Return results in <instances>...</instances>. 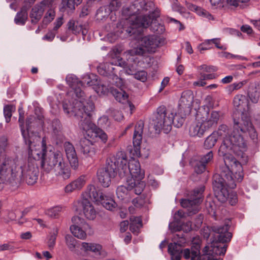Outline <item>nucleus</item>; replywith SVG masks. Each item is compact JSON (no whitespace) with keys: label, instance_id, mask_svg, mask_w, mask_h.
I'll return each mask as SVG.
<instances>
[{"label":"nucleus","instance_id":"1","mask_svg":"<svg viewBox=\"0 0 260 260\" xmlns=\"http://www.w3.org/2000/svg\"><path fill=\"white\" fill-rule=\"evenodd\" d=\"M74 104L71 111L68 104L63 103L62 107L67 115L74 116L79 120V127L84 135V138L80 141L81 146L93 145L98 139L105 143L108 139L107 135L98 127L91 120V112L94 108V104L92 102L87 103L84 101H77Z\"/></svg>","mask_w":260,"mask_h":260},{"label":"nucleus","instance_id":"2","mask_svg":"<svg viewBox=\"0 0 260 260\" xmlns=\"http://www.w3.org/2000/svg\"><path fill=\"white\" fill-rule=\"evenodd\" d=\"M35 159L29 160L21 167L19 173L17 162L10 157H5L0 161V190L4 184L9 183L12 185L21 181L23 177L28 185L34 184L38 180L39 170Z\"/></svg>","mask_w":260,"mask_h":260},{"label":"nucleus","instance_id":"3","mask_svg":"<svg viewBox=\"0 0 260 260\" xmlns=\"http://www.w3.org/2000/svg\"><path fill=\"white\" fill-rule=\"evenodd\" d=\"M113 162L116 163L118 172L121 178L129 175L126 180L128 187L135 188L136 194H141L145 186V183L142 181L145 173L141 170L139 161L132 158L128 161L125 153L119 152L113 156Z\"/></svg>","mask_w":260,"mask_h":260},{"label":"nucleus","instance_id":"4","mask_svg":"<svg viewBox=\"0 0 260 260\" xmlns=\"http://www.w3.org/2000/svg\"><path fill=\"white\" fill-rule=\"evenodd\" d=\"M249 100L242 94L236 95L233 104L237 109L233 115V128L237 132L248 133L252 140L257 137V133L251 121Z\"/></svg>","mask_w":260,"mask_h":260},{"label":"nucleus","instance_id":"5","mask_svg":"<svg viewBox=\"0 0 260 260\" xmlns=\"http://www.w3.org/2000/svg\"><path fill=\"white\" fill-rule=\"evenodd\" d=\"M154 4L152 2H146L145 0H136L130 6V10L134 14L141 15L136 16L131 24V26L126 31L132 36L137 33V28H147L153 19L159 16V12L153 11Z\"/></svg>","mask_w":260,"mask_h":260},{"label":"nucleus","instance_id":"6","mask_svg":"<svg viewBox=\"0 0 260 260\" xmlns=\"http://www.w3.org/2000/svg\"><path fill=\"white\" fill-rule=\"evenodd\" d=\"M29 154L34 159L41 160V166L47 173L55 170L63 159L62 154L51 147H30Z\"/></svg>","mask_w":260,"mask_h":260},{"label":"nucleus","instance_id":"7","mask_svg":"<svg viewBox=\"0 0 260 260\" xmlns=\"http://www.w3.org/2000/svg\"><path fill=\"white\" fill-rule=\"evenodd\" d=\"M229 147H220L219 150V155L223 157L225 165L229 170L228 174L223 173L222 176L226 185L232 188L236 187V182H241L243 178L244 173L242 165L239 161L237 160L234 157L229 153H225L224 151Z\"/></svg>","mask_w":260,"mask_h":260},{"label":"nucleus","instance_id":"8","mask_svg":"<svg viewBox=\"0 0 260 260\" xmlns=\"http://www.w3.org/2000/svg\"><path fill=\"white\" fill-rule=\"evenodd\" d=\"M234 129L231 135L226 136L222 140L217 132H213L206 139L204 146H215V145H220V146H246V143L243 137L236 133Z\"/></svg>","mask_w":260,"mask_h":260},{"label":"nucleus","instance_id":"9","mask_svg":"<svg viewBox=\"0 0 260 260\" xmlns=\"http://www.w3.org/2000/svg\"><path fill=\"white\" fill-rule=\"evenodd\" d=\"M173 117V113L168 110L165 106L161 105L153 113L152 123L156 131L163 129L165 133H168L172 129Z\"/></svg>","mask_w":260,"mask_h":260},{"label":"nucleus","instance_id":"10","mask_svg":"<svg viewBox=\"0 0 260 260\" xmlns=\"http://www.w3.org/2000/svg\"><path fill=\"white\" fill-rule=\"evenodd\" d=\"M113 156L108 160L107 166L100 169L98 172V177L99 182L104 187H108L111 183V180L114 177L117 170L116 163L113 162Z\"/></svg>","mask_w":260,"mask_h":260},{"label":"nucleus","instance_id":"11","mask_svg":"<svg viewBox=\"0 0 260 260\" xmlns=\"http://www.w3.org/2000/svg\"><path fill=\"white\" fill-rule=\"evenodd\" d=\"M204 190L203 187L195 189L192 200L183 199L181 200L182 207L187 208L190 215L196 214L198 212L199 205L202 202V194Z\"/></svg>","mask_w":260,"mask_h":260},{"label":"nucleus","instance_id":"12","mask_svg":"<svg viewBox=\"0 0 260 260\" xmlns=\"http://www.w3.org/2000/svg\"><path fill=\"white\" fill-rule=\"evenodd\" d=\"M74 224L70 226V231L72 234L80 239L86 238L87 231L90 229V226L83 219L78 216H74L72 219Z\"/></svg>","mask_w":260,"mask_h":260},{"label":"nucleus","instance_id":"13","mask_svg":"<svg viewBox=\"0 0 260 260\" xmlns=\"http://www.w3.org/2000/svg\"><path fill=\"white\" fill-rule=\"evenodd\" d=\"M204 112L205 115L203 114L202 117L203 127L207 130L216 127L222 117L221 113L215 110L210 111L208 107L204 109Z\"/></svg>","mask_w":260,"mask_h":260},{"label":"nucleus","instance_id":"14","mask_svg":"<svg viewBox=\"0 0 260 260\" xmlns=\"http://www.w3.org/2000/svg\"><path fill=\"white\" fill-rule=\"evenodd\" d=\"M66 79L67 84L73 89L76 96L79 99V101H86L84 98V92L81 89V87H82V82L73 74L68 75ZM77 101L78 100H75V101Z\"/></svg>","mask_w":260,"mask_h":260},{"label":"nucleus","instance_id":"15","mask_svg":"<svg viewBox=\"0 0 260 260\" xmlns=\"http://www.w3.org/2000/svg\"><path fill=\"white\" fill-rule=\"evenodd\" d=\"M78 206L85 217L89 220L94 219L96 215V211L92 204L87 199H80L78 202Z\"/></svg>","mask_w":260,"mask_h":260},{"label":"nucleus","instance_id":"16","mask_svg":"<svg viewBox=\"0 0 260 260\" xmlns=\"http://www.w3.org/2000/svg\"><path fill=\"white\" fill-rule=\"evenodd\" d=\"M139 43L140 45L145 47L148 52H154L155 49L160 44V39L157 35H148L141 38Z\"/></svg>","mask_w":260,"mask_h":260},{"label":"nucleus","instance_id":"17","mask_svg":"<svg viewBox=\"0 0 260 260\" xmlns=\"http://www.w3.org/2000/svg\"><path fill=\"white\" fill-rule=\"evenodd\" d=\"M84 198L87 199L88 200L90 199L99 204V202L104 199V193L100 190L96 188L94 185L89 184L81 194V199H83Z\"/></svg>","mask_w":260,"mask_h":260},{"label":"nucleus","instance_id":"18","mask_svg":"<svg viewBox=\"0 0 260 260\" xmlns=\"http://www.w3.org/2000/svg\"><path fill=\"white\" fill-rule=\"evenodd\" d=\"M212 159V152L209 151L206 154L201 156L199 159L192 160L191 162L194 166L195 171L198 174H200L205 171L207 164L211 162Z\"/></svg>","mask_w":260,"mask_h":260},{"label":"nucleus","instance_id":"19","mask_svg":"<svg viewBox=\"0 0 260 260\" xmlns=\"http://www.w3.org/2000/svg\"><path fill=\"white\" fill-rule=\"evenodd\" d=\"M193 101V95L191 90H187L183 91L179 102V110L181 112L189 111L191 109Z\"/></svg>","mask_w":260,"mask_h":260},{"label":"nucleus","instance_id":"20","mask_svg":"<svg viewBox=\"0 0 260 260\" xmlns=\"http://www.w3.org/2000/svg\"><path fill=\"white\" fill-rule=\"evenodd\" d=\"M86 181L87 177L85 175H81L67 184L64 187V191L67 193H70L80 190L85 186Z\"/></svg>","mask_w":260,"mask_h":260},{"label":"nucleus","instance_id":"21","mask_svg":"<svg viewBox=\"0 0 260 260\" xmlns=\"http://www.w3.org/2000/svg\"><path fill=\"white\" fill-rule=\"evenodd\" d=\"M81 249L85 252H92L102 257L107 255V252L103 249L102 246L97 243L82 242Z\"/></svg>","mask_w":260,"mask_h":260},{"label":"nucleus","instance_id":"22","mask_svg":"<svg viewBox=\"0 0 260 260\" xmlns=\"http://www.w3.org/2000/svg\"><path fill=\"white\" fill-rule=\"evenodd\" d=\"M111 93L114 96L115 100L117 102L122 104L128 103L131 110L134 108V106L131 103V102H128V94H127L124 90L121 89L111 88Z\"/></svg>","mask_w":260,"mask_h":260},{"label":"nucleus","instance_id":"23","mask_svg":"<svg viewBox=\"0 0 260 260\" xmlns=\"http://www.w3.org/2000/svg\"><path fill=\"white\" fill-rule=\"evenodd\" d=\"M144 125V124L142 121H139L136 123L133 135V146H141Z\"/></svg>","mask_w":260,"mask_h":260},{"label":"nucleus","instance_id":"24","mask_svg":"<svg viewBox=\"0 0 260 260\" xmlns=\"http://www.w3.org/2000/svg\"><path fill=\"white\" fill-rule=\"evenodd\" d=\"M55 175L63 179H68L71 176V171L63 159L54 170Z\"/></svg>","mask_w":260,"mask_h":260},{"label":"nucleus","instance_id":"25","mask_svg":"<svg viewBox=\"0 0 260 260\" xmlns=\"http://www.w3.org/2000/svg\"><path fill=\"white\" fill-rule=\"evenodd\" d=\"M168 253L171 255V260H180L182 253H183L181 246L176 243H171L168 245Z\"/></svg>","mask_w":260,"mask_h":260},{"label":"nucleus","instance_id":"26","mask_svg":"<svg viewBox=\"0 0 260 260\" xmlns=\"http://www.w3.org/2000/svg\"><path fill=\"white\" fill-rule=\"evenodd\" d=\"M207 131L203 127V122H193L189 127V135L191 137L198 136L199 137L202 136L205 132Z\"/></svg>","mask_w":260,"mask_h":260},{"label":"nucleus","instance_id":"27","mask_svg":"<svg viewBox=\"0 0 260 260\" xmlns=\"http://www.w3.org/2000/svg\"><path fill=\"white\" fill-rule=\"evenodd\" d=\"M67 158L71 167L76 169L78 167V159L74 147H66L65 149Z\"/></svg>","mask_w":260,"mask_h":260},{"label":"nucleus","instance_id":"28","mask_svg":"<svg viewBox=\"0 0 260 260\" xmlns=\"http://www.w3.org/2000/svg\"><path fill=\"white\" fill-rule=\"evenodd\" d=\"M126 185L127 187L124 185H120L117 187L116 190L117 198L120 200L123 201L125 202H128L131 199L129 191L132 189L135 190V188H129L128 185L127 184Z\"/></svg>","mask_w":260,"mask_h":260},{"label":"nucleus","instance_id":"29","mask_svg":"<svg viewBox=\"0 0 260 260\" xmlns=\"http://www.w3.org/2000/svg\"><path fill=\"white\" fill-rule=\"evenodd\" d=\"M214 192L218 200L222 203L226 202L230 196L228 190L222 183H220L219 186L214 189Z\"/></svg>","mask_w":260,"mask_h":260},{"label":"nucleus","instance_id":"30","mask_svg":"<svg viewBox=\"0 0 260 260\" xmlns=\"http://www.w3.org/2000/svg\"><path fill=\"white\" fill-rule=\"evenodd\" d=\"M44 12V9L38 4L36 5L31 10L29 14L31 22L33 24L37 23L41 19Z\"/></svg>","mask_w":260,"mask_h":260},{"label":"nucleus","instance_id":"31","mask_svg":"<svg viewBox=\"0 0 260 260\" xmlns=\"http://www.w3.org/2000/svg\"><path fill=\"white\" fill-rule=\"evenodd\" d=\"M29 7L26 5L23 6L20 11L18 12L14 19L16 24L19 25H24L27 19V10Z\"/></svg>","mask_w":260,"mask_h":260},{"label":"nucleus","instance_id":"32","mask_svg":"<svg viewBox=\"0 0 260 260\" xmlns=\"http://www.w3.org/2000/svg\"><path fill=\"white\" fill-rule=\"evenodd\" d=\"M19 122L20 124V127L21 129V132L22 135L23 137L24 140L25 141V144L27 145L28 146H31L32 144V142L30 139L29 137H27L26 136V132L24 129V113L23 111H21L20 109H19Z\"/></svg>","mask_w":260,"mask_h":260},{"label":"nucleus","instance_id":"33","mask_svg":"<svg viewBox=\"0 0 260 260\" xmlns=\"http://www.w3.org/2000/svg\"><path fill=\"white\" fill-rule=\"evenodd\" d=\"M258 84L256 82H251L248 88V95L253 102H257L258 100L259 93L257 90Z\"/></svg>","mask_w":260,"mask_h":260},{"label":"nucleus","instance_id":"34","mask_svg":"<svg viewBox=\"0 0 260 260\" xmlns=\"http://www.w3.org/2000/svg\"><path fill=\"white\" fill-rule=\"evenodd\" d=\"M99 204H101L106 209L109 210H113L117 207V204L113 199L110 196H108L104 194V199L99 202Z\"/></svg>","mask_w":260,"mask_h":260},{"label":"nucleus","instance_id":"35","mask_svg":"<svg viewBox=\"0 0 260 260\" xmlns=\"http://www.w3.org/2000/svg\"><path fill=\"white\" fill-rule=\"evenodd\" d=\"M130 230L134 234H137L140 228L142 226V220L140 217L132 216L130 218Z\"/></svg>","mask_w":260,"mask_h":260},{"label":"nucleus","instance_id":"36","mask_svg":"<svg viewBox=\"0 0 260 260\" xmlns=\"http://www.w3.org/2000/svg\"><path fill=\"white\" fill-rule=\"evenodd\" d=\"M98 78V76L93 74L85 75L83 78V81H81L82 82V85L86 84L89 86H100Z\"/></svg>","mask_w":260,"mask_h":260},{"label":"nucleus","instance_id":"37","mask_svg":"<svg viewBox=\"0 0 260 260\" xmlns=\"http://www.w3.org/2000/svg\"><path fill=\"white\" fill-rule=\"evenodd\" d=\"M186 5L189 10L196 12V13L199 15L203 16L209 19L213 17L211 14H209L207 11L202 9L200 7L191 3H187Z\"/></svg>","mask_w":260,"mask_h":260},{"label":"nucleus","instance_id":"38","mask_svg":"<svg viewBox=\"0 0 260 260\" xmlns=\"http://www.w3.org/2000/svg\"><path fill=\"white\" fill-rule=\"evenodd\" d=\"M61 6L60 11L62 12L67 11L69 13L70 12H73L75 9L74 1L72 0H62Z\"/></svg>","mask_w":260,"mask_h":260},{"label":"nucleus","instance_id":"39","mask_svg":"<svg viewBox=\"0 0 260 260\" xmlns=\"http://www.w3.org/2000/svg\"><path fill=\"white\" fill-rule=\"evenodd\" d=\"M180 111L179 110V112L177 113H175V115L173 114V117L172 120H173V124L177 127H181L184 123L185 119V115H183L181 114Z\"/></svg>","mask_w":260,"mask_h":260},{"label":"nucleus","instance_id":"40","mask_svg":"<svg viewBox=\"0 0 260 260\" xmlns=\"http://www.w3.org/2000/svg\"><path fill=\"white\" fill-rule=\"evenodd\" d=\"M68 28L70 30H71L72 33L77 35L82 30L83 25L79 24L78 22H76L74 20H70L67 24Z\"/></svg>","mask_w":260,"mask_h":260},{"label":"nucleus","instance_id":"41","mask_svg":"<svg viewBox=\"0 0 260 260\" xmlns=\"http://www.w3.org/2000/svg\"><path fill=\"white\" fill-rule=\"evenodd\" d=\"M63 211V208L61 206H57L47 210L46 214L51 218H57Z\"/></svg>","mask_w":260,"mask_h":260},{"label":"nucleus","instance_id":"42","mask_svg":"<svg viewBox=\"0 0 260 260\" xmlns=\"http://www.w3.org/2000/svg\"><path fill=\"white\" fill-rule=\"evenodd\" d=\"M15 110V106L13 105H7L4 107V114L6 122L9 123L12 115V112Z\"/></svg>","mask_w":260,"mask_h":260},{"label":"nucleus","instance_id":"43","mask_svg":"<svg viewBox=\"0 0 260 260\" xmlns=\"http://www.w3.org/2000/svg\"><path fill=\"white\" fill-rule=\"evenodd\" d=\"M147 52V49L145 47L140 45L129 50L128 53L132 56H144Z\"/></svg>","mask_w":260,"mask_h":260},{"label":"nucleus","instance_id":"44","mask_svg":"<svg viewBox=\"0 0 260 260\" xmlns=\"http://www.w3.org/2000/svg\"><path fill=\"white\" fill-rule=\"evenodd\" d=\"M241 147H233V151H236V155L240 156L242 159V163L243 165L246 164L248 162V156L247 155L243 152L242 150H240ZM242 148H245V147H241Z\"/></svg>","mask_w":260,"mask_h":260},{"label":"nucleus","instance_id":"45","mask_svg":"<svg viewBox=\"0 0 260 260\" xmlns=\"http://www.w3.org/2000/svg\"><path fill=\"white\" fill-rule=\"evenodd\" d=\"M55 16V12L54 10L52 9H50L47 12L43 18V22L45 24L49 23L54 19Z\"/></svg>","mask_w":260,"mask_h":260},{"label":"nucleus","instance_id":"46","mask_svg":"<svg viewBox=\"0 0 260 260\" xmlns=\"http://www.w3.org/2000/svg\"><path fill=\"white\" fill-rule=\"evenodd\" d=\"M66 244L71 251H73L75 248L76 240L72 236L68 235L65 237Z\"/></svg>","mask_w":260,"mask_h":260},{"label":"nucleus","instance_id":"47","mask_svg":"<svg viewBox=\"0 0 260 260\" xmlns=\"http://www.w3.org/2000/svg\"><path fill=\"white\" fill-rule=\"evenodd\" d=\"M134 77L135 79L144 82L147 79V73L143 70L138 71L134 74Z\"/></svg>","mask_w":260,"mask_h":260},{"label":"nucleus","instance_id":"48","mask_svg":"<svg viewBox=\"0 0 260 260\" xmlns=\"http://www.w3.org/2000/svg\"><path fill=\"white\" fill-rule=\"evenodd\" d=\"M121 6L120 0H111L109 5V9L111 11H115L118 10Z\"/></svg>","mask_w":260,"mask_h":260},{"label":"nucleus","instance_id":"49","mask_svg":"<svg viewBox=\"0 0 260 260\" xmlns=\"http://www.w3.org/2000/svg\"><path fill=\"white\" fill-rule=\"evenodd\" d=\"M61 123L60 121L57 119H54L52 121L51 127L54 134H56L61 130Z\"/></svg>","mask_w":260,"mask_h":260},{"label":"nucleus","instance_id":"50","mask_svg":"<svg viewBox=\"0 0 260 260\" xmlns=\"http://www.w3.org/2000/svg\"><path fill=\"white\" fill-rule=\"evenodd\" d=\"M156 19V18H155V19ZM154 19H153L152 21H153ZM151 24L150 25V29L152 31L158 34L161 33L163 31L164 28L162 25H160L159 24H156L155 23H152V21H151L149 24Z\"/></svg>","mask_w":260,"mask_h":260},{"label":"nucleus","instance_id":"51","mask_svg":"<svg viewBox=\"0 0 260 260\" xmlns=\"http://www.w3.org/2000/svg\"><path fill=\"white\" fill-rule=\"evenodd\" d=\"M131 159L141 157V147H131L129 149Z\"/></svg>","mask_w":260,"mask_h":260},{"label":"nucleus","instance_id":"52","mask_svg":"<svg viewBox=\"0 0 260 260\" xmlns=\"http://www.w3.org/2000/svg\"><path fill=\"white\" fill-rule=\"evenodd\" d=\"M81 151L85 156H91L95 154L94 147H81Z\"/></svg>","mask_w":260,"mask_h":260},{"label":"nucleus","instance_id":"53","mask_svg":"<svg viewBox=\"0 0 260 260\" xmlns=\"http://www.w3.org/2000/svg\"><path fill=\"white\" fill-rule=\"evenodd\" d=\"M146 201L141 197H137L133 200V204L135 207L140 208L145 204Z\"/></svg>","mask_w":260,"mask_h":260},{"label":"nucleus","instance_id":"54","mask_svg":"<svg viewBox=\"0 0 260 260\" xmlns=\"http://www.w3.org/2000/svg\"><path fill=\"white\" fill-rule=\"evenodd\" d=\"M210 41L211 42V44H214L215 47L218 49L225 50L226 49V47L221 45L220 44V39L219 38H214L210 40Z\"/></svg>","mask_w":260,"mask_h":260},{"label":"nucleus","instance_id":"55","mask_svg":"<svg viewBox=\"0 0 260 260\" xmlns=\"http://www.w3.org/2000/svg\"><path fill=\"white\" fill-rule=\"evenodd\" d=\"M199 78L201 80H211L215 79L216 78V75L214 73L206 74L204 73H200Z\"/></svg>","mask_w":260,"mask_h":260},{"label":"nucleus","instance_id":"56","mask_svg":"<svg viewBox=\"0 0 260 260\" xmlns=\"http://www.w3.org/2000/svg\"><path fill=\"white\" fill-rule=\"evenodd\" d=\"M212 45L211 44V42L210 41V40H206L200 47V51L203 50H209L212 48Z\"/></svg>","mask_w":260,"mask_h":260},{"label":"nucleus","instance_id":"57","mask_svg":"<svg viewBox=\"0 0 260 260\" xmlns=\"http://www.w3.org/2000/svg\"><path fill=\"white\" fill-rule=\"evenodd\" d=\"M57 236V232H54L51 234L48 239V246L53 247L55 244V241Z\"/></svg>","mask_w":260,"mask_h":260},{"label":"nucleus","instance_id":"58","mask_svg":"<svg viewBox=\"0 0 260 260\" xmlns=\"http://www.w3.org/2000/svg\"><path fill=\"white\" fill-rule=\"evenodd\" d=\"M53 1L54 0H43L41 2L38 4V5L41 6L45 11L46 8H49L51 7Z\"/></svg>","mask_w":260,"mask_h":260},{"label":"nucleus","instance_id":"59","mask_svg":"<svg viewBox=\"0 0 260 260\" xmlns=\"http://www.w3.org/2000/svg\"><path fill=\"white\" fill-rule=\"evenodd\" d=\"M250 0H226L227 3L231 6L237 7L239 3H246Z\"/></svg>","mask_w":260,"mask_h":260},{"label":"nucleus","instance_id":"60","mask_svg":"<svg viewBox=\"0 0 260 260\" xmlns=\"http://www.w3.org/2000/svg\"><path fill=\"white\" fill-rule=\"evenodd\" d=\"M55 36V33L54 30H51L48 32L43 38V40H47L48 41H52Z\"/></svg>","mask_w":260,"mask_h":260},{"label":"nucleus","instance_id":"61","mask_svg":"<svg viewBox=\"0 0 260 260\" xmlns=\"http://www.w3.org/2000/svg\"><path fill=\"white\" fill-rule=\"evenodd\" d=\"M229 131V127L224 124H222L220 125L218 127V131L219 133V136H221L222 135V133H226Z\"/></svg>","mask_w":260,"mask_h":260},{"label":"nucleus","instance_id":"62","mask_svg":"<svg viewBox=\"0 0 260 260\" xmlns=\"http://www.w3.org/2000/svg\"><path fill=\"white\" fill-rule=\"evenodd\" d=\"M202 69L206 72L210 73L212 72H216L217 69L215 66H207L206 65H203L202 66Z\"/></svg>","mask_w":260,"mask_h":260},{"label":"nucleus","instance_id":"63","mask_svg":"<svg viewBox=\"0 0 260 260\" xmlns=\"http://www.w3.org/2000/svg\"><path fill=\"white\" fill-rule=\"evenodd\" d=\"M246 83L247 81L246 80H244L238 83H234L231 85V86L233 90H238L241 88Z\"/></svg>","mask_w":260,"mask_h":260},{"label":"nucleus","instance_id":"64","mask_svg":"<svg viewBox=\"0 0 260 260\" xmlns=\"http://www.w3.org/2000/svg\"><path fill=\"white\" fill-rule=\"evenodd\" d=\"M62 17L58 18L54 22V27L53 28L54 31H56L63 24Z\"/></svg>","mask_w":260,"mask_h":260}]
</instances>
